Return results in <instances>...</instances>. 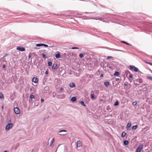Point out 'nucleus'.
Instances as JSON below:
<instances>
[{"mask_svg":"<svg viewBox=\"0 0 152 152\" xmlns=\"http://www.w3.org/2000/svg\"><path fill=\"white\" fill-rule=\"evenodd\" d=\"M60 134L61 135H64L65 134H64V133H61V134Z\"/></svg>","mask_w":152,"mask_h":152,"instance_id":"obj_49","label":"nucleus"},{"mask_svg":"<svg viewBox=\"0 0 152 152\" xmlns=\"http://www.w3.org/2000/svg\"><path fill=\"white\" fill-rule=\"evenodd\" d=\"M125 72L126 74H128V73H130V72L128 70L126 71Z\"/></svg>","mask_w":152,"mask_h":152,"instance_id":"obj_39","label":"nucleus"},{"mask_svg":"<svg viewBox=\"0 0 152 152\" xmlns=\"http://www.w3.org/2000/svg\"><path fill=\"white\" fill-rule=\"evenodd\" d=\"M3 152H8V151H5Z\"/></svg>","mask_w":152,"mask_h":152,"instance_id":"obj_53","label":"nucleus"},{"mask_svg":"<svg viewBox=\"0 0 152 152\" xmlns=\"http://www.w3.org/2000/svg\"><path fill=\"white\" fill-rule=\"evenodd\" d=\"M55 57L56 58H59L61 57L59 53L56 54L55 55Z\"/></svg>","mask_w":152,"mask_h":152,"instance_id":"obj_13","label":"nucleus"},{"mask_svg":"<svg viewBox=\"0 0 152 152\" xmlns=\"http://www.w3.org/2000/svg\"><path fill=\"white\" fill-rule=\"evenodd\" d=\"M91 98H94V97L93 94H91Z\"/></svg>","mask_w":152,"mask_h":152,"instance_id":"obj_35","label":"nucleus"},{"mask_svg":"<svg viewBox=\"0 0 152 152\" xmlns=\"http://www.w3.org/2000/svg\"><path fill=\"white\" fill-rule=\"evenodd\" d=\"M143 148L142 145H140L137 149L136 152H140Z\"/></svg>","mask_w":152,"mask_h":152,"instance_id":"obj_4","label":"nucleus"},{"mask_svg":"<svg viewBox=\"0 0 152 152\" xmlns=\"http://www.w3.org/2000/svg\"><path fill=\"white\" fill-rule=\"evenodd\" d=\"M129 67V69L131 70H133L136 72H137L139 70L138 68L135 67L134 66L130 65Z\"/></svg>","mask_w":152,"mask_h":152,"instance_id":"obj_1","label":"nucleus"},{"mask_svg":"<svg viewBox=\"0 0 152 152\" xmlns=\"http://www.w3.org/2000/svg\"><path fill=\"white\" fill-rule=\"evenodd\" d=\"M121 42H123L124 43H125L126 44V42H125L124 41H121Z\"/></svg>","mask_w":152,"mask_h":152,"instance_id":"obj_47","label":"nucleus"},{"mask_svg":"<svg viewBox=\"0 0 152 152\" xmlns=\"http://www.w3.org/2000/svg\"><path fill=\"white\" fill-rule=\"evenodd\" d=\"M30 97L31 99H34L35 98L34 96L33 95H31L30 96Z\"/></svg>","mask_w":152,"mask_h":152,"instance_id":"obj_28","label":"nucleus"},{"mask_svg":"<svg viewBox=\"0 0 152 152\" xmlns=\"http://www.w3.org/2000/svg\"><path fill=\"white\" fill-rule=\"evenodd\" d=\"M109 67L110 68H111V67H110V66Z\"/></svg>","mask_w":152,"mask_h":152,"instance_id":"obj_57","label":"nucleus"},{"mask_svg":"<svg viewBox=\"0 0 152 152\" xmlns=\"http://www.w3.org/2000/svg\"><path fill=\"white\" fill-rule=\"evenodd\" d=\"M31 57V56L30 54V55H29V56H28V58H30Z\"/></svg>","mask_w":152,"mask_h":152,"instance_id":"obj_50","label":"nucleus"},{"mask_svg":"<svg viewBox=\"0 0 152 152\" xmlns=\"http://www.w3.org/2000/svg\"><path fill=\"white\" fill-rule=\"evenodd\" d=\"M16 49L20 51H23L25 50V48L23 47H21L20 46H18L17 47Z\"/></svg>","mask_w":152,"mask_h":152,"instance_id":"obj_5","label":"nucleus"},{"mask_svg":"<svg viewBox=\"0 0 152 152\" xmlns=\"http://www.w3.org/2000/svg\"><path fill=\"white\" fill-rule=\"evenodd\" d=\"M99 19L100 20H102V19L101 18H100Z\"/></svg>","mask_w":152,"mask_h":152,"instance_id":"obj_54","label":"nucleus"},{"mask_svg":"<svg viewBox=\"0 0 152 152\" xmlns=\"http://www.w3.org/2000/svg\"><path fill=\"white\" fill-rule=\"evenodd\" d=\"M104 85L107 87H108L109 85V83L108 82H105L104 83Z\"/></svg>","mask_w":152,"mask_h":152,"instance_id":"obj_14","label":"nucleus"},{"mask_svg":"<svg viewBox=\"0 0 152 152\" xmlns=\"http://www.w3.org/2000/svg\"><path fill=\"white\" fill-rule=\"evenodd\" d=\"M41 102H42H42H44V100L43 99H41Z\"/></svg>","mask_w":152,"mask_h":152,"instance_id":"obj_41","label":"nucleus"},{"mask_svg":"<svg viewBox=\"0 0 152 152\" xmlns=\"http://www.w3.org/2000/svg\"><path fill=\"white\" fill-rule=\"evenodd\" d=\"M63 90H64V89H63V88H61L60 89V91H63Z\"/></svg>","mask_w":152,"mask_h":152,"instance_id":"obj_43","label":"nucleus"},{"mask_svg":"<svg viewBox=\"0 0 152 152\" xmlns=\"http://www.w3.org/2000/svg\"><path fill=\"white\" fill-rule=\"evenodd\" d=\"M131 124L130 123H128V124H127V128H129V127H130L131 126Z\"/></svg>","mask_w":152,"mask_h":152,"instance_id":"obj_26","label":"nucleus"},{"mask_svg":"<svg viewBox=\"0 0 152 152\" xmlns=\"http://www.w3.org/2000/svg\"><path fill=\"white\" fill-rule=\"evenodd\" d=\"M8 55V54H5V55L4 56L3 58L7 56Z\"/></svg>","mask_w":152,"mask_h":152,"instance_id":"obj_42","label":"nucleus"},{"mask_svg":"<svg viewBox=\"0 0 152 152\" xmlns=\"http://www.w3.org/2000/svg\"><path fill=\"white\" fill-rule=\"evenodd\" d=\"M113 58V57L112 56H107V58H106V59H112Z\"/></svg>","mask_w":152,"mask_h":152,"instance_id":"obj_25","label":"nucleus"},{"mask_svg":"<svg viewBox=\"0 0 152 152\" xmlns=\"http://www.w3.org/2000/svg\"><path fill=\"white\" fill-rule=\"evenodd\" d=\"M48 66H51V65L52 64V63L50 61H48Z\"/></svg>","mask_w":152,"mask_h":152,"instance_id":"obj_27","label":"nucleus"},{"mask_svg":"<svg viewBox=\"0 0 152 152\" xmlns=\"http://www.w3.org/2000/svg\"><path fill=\"white\" fill-rule=\"evenodd\" d=\"M118 105V101H116L114 104V105L116 106Z\"/></svg>","mask_w":152,"mask_h":152,"instance_id":"obj_24","label":"nucleus"},{"mask_svg":"<svg viewBox=\"0 0 152 152\" xmlns=\"http://www.w3.org/2000/svg\"><path fill=\"white\" fill-rule=\"evenodd\" d=\"M103 74H101L100 75V77H103Z\"/></svg>","mask_w":152,"mask_h":152,"instance_id":"obj_48","label":"nucleus"},{"mask_svg":"<svg viewBox=\"0 0 152 152\" xmlns=\"http://www.w3.org/2000/svg\"><path fill=\"white\" fill-rule=\"evenodd\" d=\"M42 56L44 58H47L46 55L44 54L43 53H42Z\"/></svg>","mask_w":152,"mask_h":152,"instance_id":"obj_23","label":"nucleus"},{"mask_svg":"<svg viewBox=\"0 0 152 152\" xmlns=\"http://www.w3.org/2000/svg\"><path fill=\"white\" fill-rule=\"evenodd\" d=\"M0 98L1 99H2L4 98V95L1 93H0Z\"/></svg>","mask_w":152,"mask_h":152,"instance_id":"obj_22","label":"nucleus"},{"mask_svg":"<svg viewBox=\"0 0 152 152\" xmlns=\"http://www.w3.org/2000/svg\"><path fill=\"white\" fill-rule=\"evenodd\" d=\"M80 103L82 105L84 106H86V105L84 103V102L83 101H80Z\"/></svg>","mask_w":152,"mask_h":152,"instance_id":"obj_20","label":"nucleus"},{"mask_svg":"<svg viewBox=\"0 0 152 152\" xmlns=\"http://www.w3.org/2000/svg\"><path fill=\"white\" fill-rule=\"evenodd\" d=\"M124 85L125 86H127L128 85L127 83L125 82L124 83Z\"/></svg>","mask_w":152,"mask_h":152,"instance_id":"obj_38","label":"nucleus"},{"mask_svg":"<svg viewBox=\"0 0 152 152\" xmlns=\"http://www.w3.org/2000/svg\"><path fill=\"white\" fill-rule=\"evenodd\" d=\"M54 138H53L52 139L51 141L50 142V146H51V145L53 144V142H54Z\"/></svg>","mask_w":152,"mask_h":152,"instance_id":"obj_17","label":"nucleus"},{"mask_svg":"<svg viewBox=\"0 0 152 152\" xmlns=\"http://www.w3.org/2000/svg\"><path fill=\"white\" fill-rule=\"evenodd\" d=\"M137 82H139V83H143V80L142 79H139L137 80Z\"/></svg>","mask_w":152,"mask_h":152,"instance_id":"obj_15","label":"nucleus"},{"mask_svg":"<svg viewBox=\"0 0 152 152\" xmlns=\"http://www.w3.org/2000/svg\"><path fill=\"white\" fill-rule=\"evenodd\" d=\"M32 89H33L32 88H31L30 89V90L32 91Z\"/></svg>","mask_w":152,"mask_h":152,"instance_id":"obj_52","label":"nucleus"},{"mask_svg":"<svg viewBox=\"0 0 152 152\" xmlns=\"http://www.w3.org/2000/svg\"><path fill=\"white\" fill-rule=\"evenodd\" d=\"M126 45H130V46H131V45L130 44H129V43H126Z\"/></svg>","mask_w":152,"mask_h":152,"instance_id":"obj_45","label":"nucleus"},{"mask_svg":"<svg viewBox=\"0 0 152 152\" xmlns=\"http://www.w3.org/2000/svg\"><path fill=\"white\" fill-rule=\"evenodd\" d=\"M14 111L16 114H18L20 112L19 109L17 107L14 108Z\"/></svg>","mask_w":152,"mask_h":152,"instance_id":"obj_3","label":"nucleus"},{"mask_svg":"<svg viewBox=\"0 0 152 152\" xmlns=\"http://www.w3.org/2000/svg\"><path fill=\"white\" fill-rule=\"evenodd\" d=\"M76 99H76V97H75V96H73L72 98L71 99V101L72 102H75V101H76Z\"/></svg>","mask_w":152,"mask_h":152,"instance_id":"obj_8","label":"nucleus"},{"mask_svg":"<svg viewBox=\"0 0 152 152\" xmlns=\"http://www.w3.org/2000/svg\"><path fill=\"white\" fill-rule=\"evenodd\" d=\"M137 127L138 126L137 125H135L132 127V129L133 130H135L137 129Z\"/></svg>","mask_w":152,"mask_h":152,"instance_id":"obj_18","label":"nucleus"},{"mask_svg":"<svg viewBox=\"0 0 152 152\" xmlns=\"http://www.w3.org/2000/svg\"><path fill=\"white\" fill-rule=\"evenodd\" d=\"M69 86L71 88H73L75 87V84L74 83H72L70 84Z\"/></svg>","mask_w":152,"mask_h":152,"instance_id":"obj_11","label":"nucleus"},{"mask_svg":"<svg viewBox=\"0 0 152 152\" xmlns=\"http://www.w3.org/2000/svg\"><path fill=\"white\" fill-rule=\"evenodd\" d=\"M148 128V129H149V128L148 127H146V128Z\"/></svg>","mask_w":152,"mask_h":152,"instance_id":"obj_55","label":"nucleus"},{"mask_svg":"<svg viewBox=\"0 0 152 152\" xmlns=\"http://www.w3.org/2000/svg\"><path fill=\"white\" fill-rule=\"evenodd\" d=\"M147 63L148 64H150V65H151L152 66V63L149 62H147Z\"/></svg>","mask_w":152,"mask_h":152,"instance_id":"obj_40","label":"nucleus"},{"mask_svg":"<svg viewBox=\"0 0 152 152\" xmlns=\"http://www.w3.org/2000/svg\"><path fill=\"white\" fill-rule=\"evenodd\" d=\"M57 65L56 64H54L52 66V68L53 69H56Z\"/></svg>","mask_w":152,"mask_h":152,"instance_id":"obj_9","label":"nucleus"},{"mask_svg":"<svg viewBox=\"0 0 152 152\" xmlns=\"http://www.w3.org/2000/svg\"><path fill=\"white\" fill-rule=\"evenodd\" d=\"M123 143L124 145H127L129 143V142L128 140H125L124 141Z\"/></svg>","mask_w":152,"mask_h":152,"instance_id":"obj_10","label":"nucleus"},{"mask_svg":"<svg viewBox=\"0 0 152 152\" xmlns=\"http://www.w3.org/2000/svg\"><path fill=\"white\" fill-rule=\"evenodd\" d=\"M129 77L130 78H132V79H129V80L130 82H131L132 81V79H133V75L132 74H131L129 76Z\"/></svg>","mask_w":152,"mask_h":152,"instance_id":"obj_12","label":"nucleus"},{"mask_svg":"<svg viewBox=\"0 0 152 152\" xmlns=\"http://www.w3.org/2000/svg\"><path fill=\"white\" fill-rule=\"evenodd\" d=\"M42 46H44L45 47H48V45H47L42 44Z\"/></svg>","mask_w":152,"mask_h":152,"instance_id":"obj_34","label":"nucleus"},{"mask_svg":"<svg viewBox=\"0 0 152 152\" xmlns=\"http://www.w3.org/2000/svg\"><path fill=\"white\" fill-rule=\"evenodd\" d=\"M119 75V73L118 72L116 71L114 73V75L115 76H118Z\"/></svg>","mask_w":152,"mask_h":152,"instance_id":"obj_21","label":"nucleus"},{"mask_svg":"<svg viewBox=\"0 0 152 152\" xmlns=\"http://www.w3.org/2000/svg\"><path fill=\"white\" fill-rule=\"evenodd\" d=\"M9 121V122H11V121L10 120V121Z\"/></svg>","mask_w":152,"mask_h":152,"instance_id":"obj_56","label":"nucleus"},{"mask_svg":"<svg viewBox=\"0 0 152 152\" xmlns=\"http://www.w3.org/2000/svg\"><path fill=\"white\" fill-rule=\"evenodd\" d=\"M6 67V66L5 64H3V69H4V68H5ZM4 70V71H5V69H3Z\"/></svg>","mask_w":152,"mask_h":152,"instance_id":"obj_37","label":"nucleus"},{"mask_svg":"<svg viewBox=\"0 0 152 152\" xmlns=\"http://www.w3.org/2000/svg\"><path fill=\"white\" fill-rule=\"evenodd\" d=\"M4 106L3 105L2 106H1V108L2 109H4Z\"/></svg>","mask_w":152,"mask_h":152,"instance_id":"obj_51","label":"nucleus"},{"mask_svg":"<svg viewBox=\"0 0 152 152\" xmlns=\"http://www.w3.org/2000/svg\"><path fill=\"white\" fill-rule=\"evenodd\" d=\"M79 57L80 58H82L83 57V54L82 53H80V54H79Z\"/></svg>","mask_w":152,"mask_h":152,"instance_id":"obj_33","label":"nucleus"},{"mask_svg":"<svg viewBox=\"0 0 152 152\" xmlns=\"http://www.w3.org/2000/svg\"><path fill=\"white\" fill-rule=\"evenodd\" d=\"M13 124L12 123H9L6 126L5 129L6 130H9L13 126Z\"/></svg>","mask_w":152,"mask_h":152,"instance_id":"obj_2","label":"nucleus"},{"mask_svg":"<svg viewBox=\"0 0 152 152\" xmlns=\"http://www.w3.org/2000/svg\"><path fill=\"white\" fill-rule=\"evenodd\" d=\"M133 105H135L137 104V102H133Z\"/></svg>","mask_w":152,"mask_h":152,"instance_id":"obj_36","label":"nucleus"},{"mask_svg":"<svg viewBox=\"0 0 152 152\" xmlns=\"http://www.w3.org/2000/svg\"><path fill=\"white\" fill-rule=\"evenodd\" d=\"M111 50L112 51H121V50L117 49H114V48L111 49Z\"/></svg>","mask_w":152,"mask_h":152,"instance_id":"obj_19","label":"nucleus"},{"mask_svg":"<svg viewBox=\"0 0 152 152\" xmlns=\"http://www.w3.org/2000/svg\"><path fill=\"white\" fill-rule=\"evenodd\" d=\"M119 80V79L118 78H116L115 79V80L116 81H118Z\"/></svg>","mask_w":152,"mask_h":152,"instance_id":"obj_44","label":"nucleus"},{"mask_svg":"<svg viewBox=\"0 0 152 152\" xmlns=\"http://www.w3.org/2000/svg\"><path fill=\"white\" fill-rule=\"evenodd\" d=\"M66 132V131L65 130H61L60 131H59L58 132L59 133H62V132Z\"/></svg>","mask_w":152,"mask_h":152,"instance_id":"obj_31","label":"nucleus"},{"mask_svg":"<svg viewBox=\"0 0 152 152\" xmlns=\"http://www.w3.org/2000/svg\"><path fill=\"white\" fill-rule=\"evenodd\" d=\"M38 79L36 77H34L32 80V81L33 82L35 83H36L38 82Z\"/></svg>","mask_w":152,"mask_h":152,"instance_id":"obj_7","label":"nucleus"},{"mask_svg":"<svg viewBox=\"0 0 152 152\" xmlns=\"http://www.w3.org/2000/svg\"><path fill=\"white\" fill-rule=\"evenodd\" d=\"M126 135V132H123L122 133V134L121 135V137H123L125 136Z\"/></svg>","mask_w":152,"mask_h":152,"instance_id":"obj_16","label":"nucleus"},{"mask_svg":"<svg viewBox=\"0 0 152 152\" xmlns=\"http://www.w3.org/2000/svg\"><path fill=\"white\" fill-rule=\"evenodd\" d=\"M36 46L38 47L42 46V44H36Z\"/></svg>","mask_w":152,"mask_h":152,"instance_id":"obj_29","label":"nucleus"},{"mask_svg":"<svg viewBox=\"0 0 152 152\" xmlns=\"http://www.w3.org/2000/svg\"><path fill=\"white\" fill-rule=\"evenodd\" d=\"M72 49H79V48L77 47H72L71 48Z\"/></svg>","mask_w":152,"mask_h":152,"instance_id":"obj_32","label":"nucleus"},{"mask_svg":"<svg viewBox=\"0 0 152 152\" xmlns=\"http://www.w3.org/2000/svg\"><path fill=\"white\" fill-rule=\"evenodd\" d=\"M82 145V143L80 140H78L77 142V147H79Z\"/></svg>","mask_w":152,"mask_h":152,"instance_id":"obj_6","label":"nucleus"},{"mask_svg":"<svg viewBox=\"0 0 152 152\" xmlns=\"http://www.w3.org/2000/svg\"><path fill=\"white\" fill-rule=\"evenodd\" d=\"M46 74L47 75L48 74V71H46L45 72Z\"/></svg>","mask_w":152,"mask_h":152,"instance_id":"obj_46","label":"nucleus"},{"mask_svg":"<svg viewBox=\"0 0 152 152\" xmlns=\"http://www.w3.org/2000/svg\"><path fill=\"white\" fill-rule=\"evenodd\" d=\"M147 78L149 79L152 80V77L151 76H148L147 77Z\"/></svg>","mask_w":152,"mask_h":152,"instance_id":"obj_30","label":"nucleus"}]
</instances>
